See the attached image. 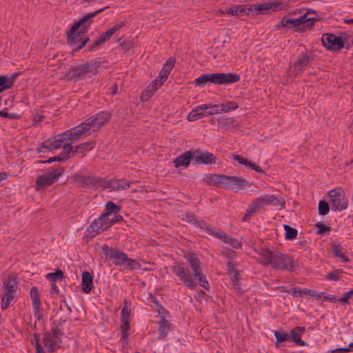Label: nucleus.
<instances>
[{"mask_svg":"<svg viewBox=\"0 0 353 353\" xmlns=\"http://www.w3.org/2000/svg\"><path fill=\"white\" fill-rule=\"evenodd\" d=\"M256 254L255 258L260 263L274 269L291 270L294 267V261L289 256L275 250L261 248Z\"/></svg>","mask_w":353,"mask_h":353,"instance_id":"nucleus-1","label":"nucleus"},{"mask_svg":"<svg viewBox=\"0 0 353 353\" xmlns=\"http://www.w3.org/2000/svg\"><path fill=\"white\" fill-rule=\"evenodd\" d=\"M203 181L210 185H217L229 190H244L252 185L248 181L241 177L213 174L204 175Z\"/></svg>","mask_w":353,"mask_h":353,"instance_id":"nucleus-2","label":"nucleus"},{"mask_svg":"<svg viewBox=\"0 0 353 353\" xmlns=\"http://www.w3.org/2000/svg\"><path fill=\"white\" fill-rule=\"evenodd\" d=\"M105 8L99 9L94 12H90L83 17L78 22L73 24L67 32V40L70 44L76 43L79 41L81 34L85 33L90 27L92 21V19L97 14L102 12Z\"/></svg>","mask_w":353,"mask_h":353,"instance_id":"nucleus-3","label":"nucleus"},{"mask_svg":"<svg viewBox=\"0 0 353 353\" xmlns=\"http://www.w3.org/2000/svg\"><path fill=\"white\" fill-rule=\"evenodd\" d=\"M240 77L233 73H212L203 74L194 81L195 85L204 86L207 83H212L217 85L229 84L238 82Z\"/></svg>","mask_w":353,"mask_h":353,"instance_id":"nucleus-4","label":"nucleus"},{"mask_svg":"<svg viewBox=\"0 0 353 353\" xmlns=\"http://www.w3.org/2000/svg\"><path fill=\"white\" fill-rule=\"evenodd\" d=\"M318 20H319V17L315 12L307 11V13L297 19L283 17L281 23L283 27L298 28L301 26L312 27Z\"/></svg>","mask_w":353,"mask_h":353,"instance_id":"nucleus-5","label":"nucleus"},{"mask_svg":"<svg viewBox=\"0 0 353 353\" xmlns=\"http://www.w3.org/2000/svg\"><path fill=\"white\" fill-rule=\"evenodd\" d=\"M62 334L63 333L56 324L52 326L50 331L43 333V345L48 352H54L61 347Z\"/></svg>","mask_w":353,"mask_h":353,"instance_id":"nucleus-6","label":"nucleus"},{"mask_svg":"<svg viewBox=\"0 0 353 353\" xmlns=\"http://www.w3.org/2000/svg\"><path fill=\"white\" fill-rule=\"evenodd\" d=\"M329 202L331 210L333 211H342L347 208L348 201L345 198V192L341 188H335L328 192Z\"/></svg>","mask_w":353,"mask_h":353,"instance_id":"nucleus-7","label":"nucleus"},{"mask_svg":"<svg viewBox=\"0 0 353 353\" xmlns=\"http://www.w3.org/2000/svg\"><path fill=\"white\" fill-rule=\"evenodd\" d=\"M285 203V201L283 199H279L274 195H264L255 199L249 205V208L250 211L256 212L263 208L265 205H272L283 208Z\"/></svg>","mask_w":353,"mask_h":353,"instance_id":"nucleus-8","label":"nucleus"},{"mask_svg":"<svg viewBox=\"0 0 353 353\" xmlns=\"http://www.w3.org/2000/svg\"><path fill=\"white\" fill-rule=\"evenodd\" d=\"M172 270L188 288L194 289L197 283L193 279L190 270L182 263H174Z\"/></svg>","mask_w":353,"mask_h":353,"instance_id":"nucleus-9","label":"nucleus"},{"mask_svg":"<svg viewBox=\"0 0 353 353\" xmlns=\"http://www.w3.org/2000/svg\"><path fill=\"white\" fill-rule=\"evenodd\" d=\"M64 172L63 168L53 169L47 172L36 179L37 190H43L52 185Z\"/></svg>","mask_w":353,"mask_h":353,"instance_id":"nucleus-10","label":"nucleus"},{"mask_svg":"<svg viewBox=\"0 0 353 353\" xmlns=\"http://www.w3.org/2000/svg\"><path fill=\"white\" fill-rule=\"evenodd\" d=\"M190 266L192 270L193 276L198 281L199 284L205 290H209L208 282L203 274L201 265V261L198 258L194 257L192 254H188L186 256Z\"/></svg>","mask_w":353,"mask_h":353,"instance_id":"nucleus-11","label":"nucleus"},{"mask_svg":"<svg viewBox=\"0 0 353 353\" xmlns=\"http://www.w3.org/2000/svg\"><path fill=\"white\" fill-rule=\"evenodd\" d=\"M75 182L82 188H92L94 189L103 187L104 181L102 178L94 176H85L83 174H75L74 176Z\"/></svg>","mask_w":353,"mask_h":353,"instance_id":"nucleus-12","label":"nucleus"},{"mask_svg":"<svg viewBox=\"0 0 353 353\" xmlns=\"http://www.w3.org/2000/svg\"><path fill=\"white\" fill-rule=\"evenodd\" d=\"M284 3L283 2H264L251 6L248 10L250 12L256 11L259 14H268L272 12L279 11L283 9Z\"/></svg>","mask_w":353,"mask_h":353,"instance_id":"nucleus-13","label":"nucleus"},{"mask_svg":"<svg viewBox=\"0 0 353 353\" xmlns=\"http://www.w3.org/2000/svg\"><path fill=\"white\" fill-rule=\"evenodd\" d=\"M110 118V114L108 112H101L85 121L89 124L92 132H96L103 126L109 121Z\"/></svg>","mask_w":353,"mask_h":353,"instance_id":"nucleus-14","label":"nucleus"},{"mask_svg":"<svg viewBox=\"0 0 353 353\" xmlns=\"http://www.w3.org/2000/svg\"><path fill=\"white\" fill-rule=\"evenodd\" d=\"M323 45L328 50L338 51L343 48L342 39L331 33H325L321 37Z\"/></svg>","mask_w":353,"mask_h":353,"instance_id":"nucleus-15","label":"nucleus"},{"mask_svg":"<svg viewBox=\"0 0 353 353\" xmlns=\"http://www.w3.org/2000/svg\"><path fill=\"white\" fill-rule=\"evenodd\" d=\"M69 130L70 132V135L72 138V142H77L82 136L90 135L92 132L89 124L86 121Z\"/></svg>","mask_w":353,"mask_h":353,"instance_id":"nucleus-16","label":"nucleus"},{"mask_svg":"<svg viewBox=\"0 0 353 353\" xmlns=\"http://www.w3.org/2000/svg\"><path fill=\"white\" fill-rule=\"evenodd\" d=\"M110 227V223L108 217V214H102L100 217L95 219L89 226L88 230L95 231L97 233L106 230Z\"/></svg>","mask_w":353,"mask_h":353,"instance_id":"nucleus-17","label":"nucleus"},{"mask_svg":"<svg viewBox=\"0 0 353 353\" xmlns=\"http://www.w3.org/2000/svg\"><path fill=\"white\" fill-rule=\"evenodd\" d=\"M193 161L198 164H212L216 163L215 156L207 151L196 150L192 152Z\"/></svg>","mask_w":353,"mask_h":353,"instance_id":"nucleus-18","label":"nucleus"},{"mask_svg":"<svg viewBox=\"0 0 353 353\" xmlns=\"http://www.w3.org/2000/svg\"><path fill=\"white\" fill-rule=\"evenodd\" d=\"M89 73L88 65H78L70 68L65 77L68 80H79L82 76Z\"/></svg>","mask_w":353,"mask_h":353,"instance_id":"nucleus-19","label":"nucleus"},{"mask_svg":"<svg viewBox=\"0 0 353 353\" xmlns=\"http://www.w3.org/2000/svg\"><path fill=\"white\" fill-rule=\"evenodd\" d=\"M132 183V181H125L123 179H110L104 181L103 187L114 191H119L129 188Z\"/></svg>","mask_w":353,"mask_h":353,"instance_id":"nucleus-20","label":"nucleus"},{"mask_svg":"<svg viewBox=\"0 0 353 353\" xmlns=\"http://www.w3.org/2000/svg\"><path fill=\"white\" fill-rule=\"evenodd\" d=\"M192 159L193 160L192 152L186 151L174 159L173 163L176 168L180 167L188 168Z\"/></svg>","mask_w":353,"mask_h":353,"instance_id":"nucleus-21","label":"nucleus"},{"mask_svg":"<svg viewBox=\"0 0 353 353\" xmlns=\"http://www.w3.org/2000/svg\"><path fill=\"white\" fill-rule=\"evenodd\" d=\"M176 60L173 57H170L166 63L164 64L163 68L161 69L159 78V85H162L165 80L167 79L168 75L170 74L171 70H172Z\"/></svg>","mask_w":353,"mask_h":353,"instance_id":"nucleus-22","label":"nucleus"},{"mask_svg":"<svg viewBox=\"0 0 353 353\" xmlns=\"http://www.w3.org/2000/svg\"><path fill=\"white\" fill-rule=\"evenodd\" d=\"M19 279L14 276H9L3 281V288L5 292L14 293L18 287Z\"/></svg>","mask_w":353,"mask_h":353,"instance_id":"nucleus-23","label":"nucleus"},{"mask_svg":"<svg viewBox=\"0 0 353 353\" xmlns=\"http://www.w3.org/2000/svg\"><path fill=\"white\" fill-rule=\"evenodd\" d=\"M208 104H203L196 107L188 114L187 119L189 121H196L202 118L203 117L207 116L206 110H208Z\"/></svg>","mask_w":353,"mask_h":353,"instance_id":"nucleus-24","label":"nucleus"},{"mask_svg":"<svg viewBox=\"0 0 353 353\" xmlns=\"http://www.w3.org/2000/svg\"><path fill=\"white\" fill-rule=\"evenodd\" d=\"M305 329L303 327H296L290 332V339L297 345L301 346L307 345V343L301 340L302 334Z\"/></svg>","mask_w":353,"mask_h":353,"instance_id":"nucleus-25","label":"nucleus"},{"mask_svg":"<svg viewBox=\"0 0 353 353\" xmlns=\"http://www.w3.org/2000/svg\"><path fill=\"white\" fill-rule=\"evenodd\" d=\"M130 301L125 299L123 301V307L121 311V320L123 323V325H125V329H126L127 325H130Z\"/></svg>","mask_w":353,"mask_h":353,"instance_id":"nucleus-26","label":"nucleus"},{"mask_svg":"<svg viewBox=\"0 0 353 353\" xmlns=\"http://www.w3.org/2000/svg\"><path fill=\"white\" fill-rule=\"evenodd\" d=\"M93 277L88 272H84L82 274V290L83 292L89 293L92 288Z\"/></svg>","mask_w":353,"mask_h":353,"instance_id":"nucleus-27","label":"nucleus"},{"mask_svg":"<svg viewBox=\"0 0 353 353\" xmlns=\"http://www.w3.org/2000/svg\"><path fill=\"white\" fill-rule=\"evenodd\" d=\"M182 219L189 223H192V224H194L201 228H205L206 222L201 219H199L195 214L191 212L185 213L184 216L182 217Z\"/></svg>","mask_w":353,"mask_h":353,"instance_id":"nucleus-28","label":"nucleus"},{"mask_svg":"<svg viewBox=\"0 0 353 353\" xmlns=\"http://www.w3.org/2000/svg\"><path fill=\"white\" fill-rule=\"evenodd\" d=\"M16 77H17V73L12 74L8 77V76H0V89L3 91L10 88L14 84Z\"/></svg>","mask_w":353,"mask_h":353,"instance_id":"nucleus-29","label":"nucleus"},{"mask_svg":"<svg viewBox=\"0 0 353 353\" xmlns=\"http://www.w3.org/2000/svg\"><path fill=\"white\" fill-rule=\"evenodd\" d=\"M31 299L32 301V306L34 314H37L40 312L41 301L37 288L32 287L30 290Z\"/></svg>","mask_w":353,"mask_h":353,"instance_id":"nucleus-30","label":"nucleus"},{"mask_svg":"<svg viewBox=\"0 0 353 353\" xmlns=\"http://www.w3.org/2000/svg\"><path fill=\"white\" fill-rule=\"evenodd\" d=\"M233 159L234 161H237L238 163H239L241 164H243V165H245L246 167H249L251 169H252V170H255V171H256L258 172H263V170H262V168L260 166H259V165H256V164L249 161L247 159L243 158V157H241L239 155L234 154L233 155Z\"/></svg>","mask_w":353,"mask_h":353,"instance_id":"nucleus-31","label":"nucleus"},{"mask_svg":"<svg viewBox=\"0 0 353 353\" xmlns=\"http://www.w3.org/2000/svg\"><path fill=\"white\" fill-rule=\"evenodd\" d=\"M171 330V324L165 320L163 316H161V321L159 322V338L163 339L166 337L168 332Z\"/></svg>","mask_w":353,"mask_h":353,"instance_id":"nucleus-32","label":"nucleus"},{"mask_svg":"<svg viewBox=\"0 0 353 353\" xmlns=\"http://www.w3.org/2000/svg\"><path fill=\"white\" fill-rule=\"evenodd\" d=\"M312 59L313 57L312 54L303 55L294 63V69L298 71L301 70L303 67L306 66Z\"/></svg>","mask_w":353,"mask_h":353,"instance_id":"nucleus-33","label":"nucleus"},{"mask_svg":"<svg viewBox=\"0 0 353 353\" xmlns=\"http://www.w3.org/2000/svg\"><path fill=\"white\" fill-rule=\"evenodd\" d=\"M331 248L334 256L340 258L341 261L343 263L349 261L350 259L348 256H347L342 252L341 247L340 245L336 244L335 243H332L331 245Z\"/></svg>","mask_w":353,"mask_h":353,"instance_id":"nucleus-34","label":"nucleus"},{"mask_svg":"<svg viewBox=\"0 0 353 353\" xmlns=\"http://www.w3.org/2000/svg\"><path fill=\"white\" fill-rule=\"evenodd\" d=\"M125 26V21H122L120 23L114 25L112 28L108 29L105 32L101 34L100 35L107 41L111 38V37L118 30H119L123 26Z\"/></svg>","mask_w":353,"mask_h":353,"instance_id":"nucleus-35","label":"nucleus"},{"mask_svg":"<svg viewBox=\"0 0 353 353\" xmlns=\"http://www.w3.org/2000/svg\"><path fill=\"white\" fill-rule=\"evenodd\" d=\"M222 12L223 14H228L232 16H239L242 13L245 12V10L241 6L235 5L225 8L224 10H222Z\"/></svg>","mask_w":353,"mask_h":353,"instance_id":"nucleus-36","label":"nucleus"},{"mask_svg":"<svg viewBox=\"0 0 353 353\" xmlns=\"http://www.w3.org/2000/svg\"><path fill=\"white\" fill-rule=\"evenodd\" d=\"M111 259H114V264L116 265H122L125 264V261L127 260V254L118 250H115Z\"/></svg>","mask_w":353,"mask_h":353,"instance_id":"nucleus-37","label":"nucleus"},{"mask_svg":"<svg viewBox=\"0 0 353 353\" xmlns=\"http://www.w3.org/2000/svg\"><path fill=\"white\" fill-rule=\"evenodd\" d=\"M220 106L221 112H229L230 111L236 110L239 107L238 103L235 101H228L225 103L219 104Z\"/></svg>","mask_w":353,"mask_h":353,"instance_id":"nucleus-38","label":"nucleus"},{"mask_svg":"<svg viewBox=\"0 0 353 353\" xmlns=\"http://www.w3.org/2000/svg\"><path fill=\"white\" fill-rule=\"evenodd\" d=\"M13 299V293L3 292V294L1 296V307L2 310H5L8 309L10 306V302L12 301Z\"/></svg>","mask_w":353,"mask_h":353,"instance_id":"nucleus-39","label":"nucleus"},{"mask_svg":"<svg viewBox=\"0 0 353 353\" xmlns=\"http://www.w3.org/2000/svg\"><path fill=\"white\" fill-rule=\"evenodd\" d=\"M283 228L285 231V237L287 240L296 239L297 236V230L288 225H284Z\"/></svg>","mask_w":353,"mask_h":353,"instance_id":"nucleus-40","label":"nucleus"},{"mask_svg":"<svg viewBox=\"0 0 353 353\" xmlns=\"http://www.w3.org/2000/svg\"><path fill=\"white\" fill-rule=\"evenodd\" d=\"M94 145H95V141H88V142L81 143L79 145H77V149L79 150V153L83 154L85 152L90 151L92 149H93L94 147Z\"/></svg>","mask_w":353,"mask_h":353,"instance_id":"nucleus-41","label":"nucleus"},{"mask_svg":"<svg viewBox=\"0 0 353 353\" xmlns=\"http://www.w3.org/2000/svg\"><path fill=\"white\" fill-rule=\"evenodd\" d=\"M274 336L276 339V347H279V343H283V342L290 340V336L288 334L281 332L279 331H274Z\"/></svg>","mask_w":353,"mask_h":353,"instance_id":"nucleus-42","label":"nucleus"},{"mask_svg":"<svg viewBox=\"0 0 353 353\" xmlns=\"http://www.w3.org/2000/svg\"><path fill=\"white\" fill-rule=\"evenodd\" d=\"M205 230L208 231V232L210 234H212L217 237L219 239H223L224 237H225V233L222 232L221 230H215V228L211 227L210 225H208L206 223L205 228H204Z\"/></svg>","mask_w":353,"mask_h":353,"instance_id":"nucleus-43","label":"nucleus"},{"mask_svg":"<svg viewBox=\"0 0 353 353\" xmlns=\"http://www.w3.org/2000/svg\"><path fill=\"white\" fill-rule=\"evenodd\" d=\"M234 120L232 118L220 117L218 119V125L220 128L227 129L234 125Z\"/></svg>","mask_w":353,"mask_h":353,"instance_id":"nucleus-44","label":"nucleus"},{"mask_svg":"<svg viewBox=\"0 0 353 353\" xmlns=\"http://www.w3.org/2000/svg\"><path fill=\"white\" fill-rule=\"evenodd\" d=\"M157 90L156 87L150 84L147 88L145 89V92L142 94L141 99L142 101H147L150 97H152V95Z\"/></svg>","mask_w":353,"mask_h":353,"instance_id":"nucleus-45","label":"nucleus"},{"mask_svg":"<svg viewBox=\"0 0 353 353\" xmlns=\"http://www.w3.org/2000/svg\"><path fill=\"white\" fill-rule=\"evenodd\" d=\"M70 130H67L65 132L59 134L57 137L59 141L60 144H62V147L64 146V145H67L69 143V141H72V138L70 137Z\"/></svg>","mask_w":353,"mask_h":353,"instance_id":"nucleus-46","label":"nucleus"},{"mask_svg":"<svg viewBox=\"0 0 353 353\" xmlns=\"http://www.w3.org/2000/svg\"><path fill=\"white\" fill-rule=\"evenodd\" d=\"M46 277L51 281V282H54L58 279H63L64 278L63 272L61 270H56L54 273H49L46 275Z\"/></svg>","mask_w":353,"mask_h":353,"instance_id":"nucleus-47","label":"nucleus"},{"mask_svg":"<svg viewBox=\"0 0 353 353\" xmlns=\"http://www.w3.org/2000/svg\"><path fill=\"white\" fill-rule=\"evenodd\" d=\"M121 207L115 205L112 201H108L105 205V212L103 214H108V217L114 211H119Z\"/></svg>","mask_w":353,"mask_h":353,"instance_id":"nucleus-48","label":"nucleus"},{"mask_svg":"<svg viewBox=\"0 0 353 353\" xmlns=\"http://www.w3.org/2000/svg\"><path fill=\"white\" fill-rule=\"evenodd\" d=\"M124 265L125 266L126 268L130 270H139L141 268L139 263H138L135 260L129 259L128 256L126 261H125Z\"/></svg>","mask_w":353,"mask_h":353,"instance_id":"nucleus-49","label":"nucleus"},{"mask_svg":"<svg viewBox=\"0 0 353 353\" xmlns=\"http://www.w3.org/2000/svg\"><path fill=\"white\" fill-rule=\"evenodd\" d=\"M62 148H63V152L61 154V156L62 157H63L64 160L73 157V155H72L73 146H72L70 145V143L64 145V146Z\"/></svg>","mask_w":353,"mask_h":353,"instance_id":"nucleus-50","label":"nucleus"},{"mask_svg":"<svg viewBox=\"0 0 353 353\" xmlns=\"http://www.w3.org/2000/svg\"><path fill=\"white\" fill-rule=\"evenodd\" d=\"M319 213L321 215H325L329 212V204L325 201H320L319 203Z\"/></svg>","mask_w":353,"mask_h":353,"instance_id":"nucleus-51","label":"nucleus"},{"mask_svg":"<svg viewBox=\"0 0 353 353\" xmlns=\"http://www.w3.org/2000/svg\"><path fill=\"white\" fill-rule=\"evenodd\" d=\"M208 110H206L207 115H212L214 114H219L221 112L220 106H219V104H214V105H208Z\"/></svg>","mask_w":353,"mask_h":353,"instance_id":"nucleus-52","label":"nucleus"},{"mask_svg":"<svg viewBox=\"0 0 353 353\" xmlns=\"http://www.w3.org/2000/svg\"><path fill=\"white\" fill-rule=\"evenodd\" d=\"M342 270H336L327 274V279L329 280L338 281L340 279V274Z\"/></svg>","mask_w":353,"mask_h":353,"instance_id":"nucleus-53","label":"nucleus"},{"mask_svg":"<svg viewBox=\"0 0 353 353\" xmlns=\"http://www.w3.org/2000/svg\"><path fill=\"white\" fill-rule=\"evenodd\" d=\"M222 240L225 243L230 244L233 248H237L239 245V242L236 239L228 236L226 234L225 237H224Z\"/></svg>","mask_w":353,"mask_h":353,"instance_id":"nucleus-54","label":"nucleus"},{"mask_svg":"<svg viewBox=\"0 0 353 353\" xmlns=\"http://www.w3.org/2000/svg\"><path fill=\"white\" fill-rule=\"evenodd\" d=\"M228 273L230 274H231V275H234V278L232 281L234 283L233 284L236 285L235 282H236V277L237 271H236V270L234 268V264L232 262L229 261L228 263Z\"/></svg>","mask_w":353,"mask_h":353,"instance_id":"nucleus-55","label":"nucleus"},{"mask_svg":"<svg viewBox=\"0 0 353 353\" xmlns=\"http://www.w3.org/2000/svg\"><path fill=\"white\" fill-rule=\"evenodd\" d=\"M115 250L116 249H113V248H110L107 245H104L102 247L103 254H105L107 256H109L110 259H111V257L112 256Z\"/></svg>","mask_w":353,"mask_h":353,"instance_id":"nucleus-56","label":"nucleus"},{"mask_svg":"<svg viewBox=\"0 0 353 353\" xmlns=\"http://www.w3.org/2000/svg\"><path fill=\"white\" fill-rule=\"evenodd\" d=\"M51 145L49 143V141L47 140L46 142L43 143L39 148L37 149L39 152H46L47 151H51L52 150V148H50Z\"/></svg>","mask_w":353,"mask_h":353,"instance_id":"nucleus-57","label":"nucleus"},{"mask_svg":"<svg viewBox=\"0 0 353 353\" xmlns=\"http://www.w3.org/2000/svg\"><path fill=\"white\" fill-rule=\"evenodd\" d=\"M339 38H341L342 39L343 48L349 49V48L350 47V44L349 43V39L350 37L347 34L343 33L341 34V36L339 37Z\"/></svg>","mask_w":353,"mask_h":353,"instance_id":"nucleus-58","label":"nucleus"},{"mask_svg":"<svg viewBox=\"0 0 353 353\" xmlns=\"http://www.w3.org/2000/svg\"><path fill=\"white\" fill-rule=\"evenodd\" d=\"M106 41L103 39V37H102L101 35L99 36V37L96 39L94 41V42L93 43V44L92 46H90L89 48H90V50H94V48H98L99 46H101L102 43H103L104 42H105Z\"/></svg>","mask_w":353,"mask_h":353,"instance_id":"nucleus-59","label":"nucleus"},{"mask_svg":"<svg viewBox=\"0 0 353 353\" xmlns=\"http://www.w3.org/2000/svg\"><path fill=\"white\" fill-rule=\"evenodd\" d=\"M99 64V61L96 59H92L89 62L85 63L84 65H88V72H92L93 68H97Z\"/></svg>","mask_w":353,"mask_h":353,"instance_id":"nucleus-60","label":"nucleus"},{"mask_svg":"<svg viewBox=\"0 0 353 353\" xmlns=\"http://www.w3.org/2000/svg\"><path fill=\"white\" fill-rule=\"evenodd\" d=\"M48 141L51 145L50 148H52V150H57L60 148H62V144H60L59 141L57 139V137L53 140L48 139Z\"/></svg>","mask_w":353,"mask_h":353,"instance_id":"nucleus-61","label":"nucleus"},{"mask_svg":"<svg viewBox=\"0 0 353 353\" xmlns=\"http://www.w3.org/2000/svg\"><path fill=\"white\" fill-rule=\"evenodd\" d=\"M299 294L300 296H301L303 294L310 295L311 296H315L316 294V292L315 290H309V289L299 290Z\"/></svg>","mask_w":353,"mask_h":353,"instance_id":"nucleus-62","label":"nucleus"},{"mask_svg":"<svg viewBox=\"0 0 353 353\" xmlns=\"http://www.w3.org/2000/svg\"><path fill=\"white\" fill-rule=\"evenodd\" d=\"M316 226L317 228V233L318 234H323L325 232H329L330 230L329 227H327L323 224L317 223Z\"/></svg>","mask_w":353,"mask_h":353,"instance_id":"nucleus-63","label":"nucleus"},{"mask_svg":"<svg viewBox=\"0 0 353 353\" xmlns=\"http://www.w3.org/2000/svg\"><path fill=\"white\" fill-rule=\"evenodd\" d=\"M35 340H36V350L37 353H45L44 350L43 349L41 345L39 343V336L35 334Z\"/></svg>","mask_w":353,"mask_h":353,"instance_id":"nucleus-64","label":"nucleus"}]
</instances>
